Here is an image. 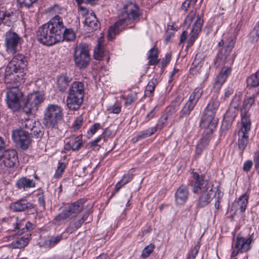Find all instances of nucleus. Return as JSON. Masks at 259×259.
<instances>
[{
	"label": "nucleus",
	"mask_w": 259,
	"mask_h": 259,
	"mask_svg": "<svg viewBox=\"0 0 259 259\" xmlns=\"http://www.w3.org/2000/svg\"><path fill=\"white\" fill-rule=\"evenodd\" d=\"M37 0H18L21 7L29 8L31 7Z\"/></svg>",
	"instance_id": "de8ad7c7"
},
{
	"label": "nucleus",
	"mask_w": 259,
	"mask_h": 259,
	"mask_svg": "<svg viewBox=\"0 0 259 259\" xmlns=\"http://www.w3.org/2000/svg\"><path fill=\"white\" fill-rule=\"evenodd\" d=\"M89 50L85 45H79L74 50V60L75 65L79 68H85L90 61Z\"/></svg>",
	"instance_id": "9d476101"
},
{
	"label": "nucleus",
	"mask_w": 259,
	"mask_h": 259,
	"mask_svg": "<svg viewBox=\"0 0 259 259\" xmlns=\"http://www.w3.org/2000/svg\"><path fill=\"white\" fill-rule=\"evenodd\" d=\"M186 22L189 24L194 22L193 24L190 36L187 42V47L189 48L193 45L197 38L198 34L201 30L203 21L200 17L196 15L195 11H192L187 17Z\"/></svg>",
	"instance_id": "6e6552de"
},
{
	"label": "nucleus",
	"mask_w": 259,
	"mask_h": 259,
	"mask_svg": "<svg viewBox=\"0 0 259 259\" xmlns=\"http://www.w3.org/2000/svg\"><path fill=\"white\" fill-rule=\"evenodd\" d=\"M158 128V125H157V126L151 127L146 130L142 131L141 132L139 133V134L136 137V140L135 141H137L138 140L145 139L147 137H148L152 135L157 131Z\"/></svg>",
	"instance_id": "72a5a7b5"
},
{
	"label": "nucleus",
	"mask_w": 259,
	"mask_h": 259,
	"mask_svg": "<svg viewBox=\"0 0 259 259\" xmlns=\"http://www.w3.org/2000/svg\"><path fill=\"white\" fill-rule=\"evenodd\" d=\"M219 105L220 102L217 99H212L208 103L204 113L215 116Z\"/></svg>",
	"instance_id": "c756f323"
},
{
	"label": "nucleus",
	"mask_w": 259,
	"mask_h": 259,
	"mask_svg": "<svg viewBox=\"0 0 259 259\" xmlns=\"http://www.w3.org/2000/svg\"><path fill=\"white\" fill-rule=\"evenodd\" d=\"M85 87L83 82L73 81L70 85L66 99L67 106L72 110L78 109L83 101Z\"/></svg>",
	"instance_id": "20e7f679"
},
{
	"label": "nucleus",
	"mask_w": 259,
	"mask_h": 259,
	"mask_svg": "<svg viewBox=\"0 0 259 259\" xmlns=\"http://www.w3.org/2000/svg\"><path fill=\"white\" fill-rule=\"evenodd\" d=\"M15 65L21 71L26 66V61L25 57L22 54H17L10 61V66L13 67Z\"/></svg>",
	"instance_id": "c85d7f7f"
},
{
	"label": "nucleus",
	"mask_w": 259,
	"mask_h": 259,
	"mask_svg": "<svg viewBox=\"0 0 259 259\" xmlns=\"http://www.w3.org/2000/svg\"><path fill=\"white\" fill-rule=\"evenodd\" d=\"M148 60L149 65H153L158 62L157 48L154 47L148 53Z\"/></svg>",
	"instance_id": "f704fd0d"
},
{
	"label": "nucleus",
	"mask_w": 259,
	"mask_h": 259,
	"mask_svg": "<svg viewBox=\"0 0 259 259\" xmlns=\"http://www.w3.org/2000/svg\"><path fill=\"white\" fill-rule=\"evenodd\" d=\"M62 40H66L67 41H71L73 40L75 38V33L71 29H66L65 30L64 29L62 30Z\"/></svg>",
	"instance_id": "ea45409f"
},
{
	"label": "nucleus",
	"mask_w": 259,
	"mask_h": 259,
	"mask_svg": "<svg viewBox=\"0 0 259 259\" xmlns=\"http://www.w3.org/2000/svg\"><path fill=\"white\" fill-rule=\"evenodd\" d=\"M82 121L83 119L81 116H79L76 118L72 125V128L74 131H77L80 127Z\"/></svg>",
	"instance_id": "8fccbe9b"
},
{
	"label": "nucleus",
	"mask_w": 259,
	"mask_h": 259,
	"mask_svg": "<svg viewBox=\"0 0 259 259\" xmlns=\"http://www.w3.org/2000/svg\"><path fill=\"white\" fill-rule=\"evenodd\" d=\"M66 168V164L64 162L59 163L58 166L57 167V169L56 171V172L54 175V177L56 179L59 178L61 177L62 175L63 174L65 168Z\"/></svg>",
	"instance_id": "a18cd8bd"
},
{
	"label": "nucleus",
	"mask_w": 259,
	"mask_h": 259,
	"mask_svg": "<svg viewBox=\"0 0 259 259\" xmlns=\"http://www.w3.org/2000/svg\"><path fill=\"white\" fill-rule=\"evenodd\" d=\"M155 83L153 81H149L146 87L145 96H150L155 90Z\"/></svg>",
	"instance_id": "49530a36"
},
{
	"label": "nucleus",
	"mask_w": 259,
	"mask_h": 259,
	"mask_svg": "<svg viewBox=\"0 0 259 259\" xmlns=\"http://www.w3.org/2000/svg\"><path fill=\"white\" fill-rule=\"evenodd\" d=\"M132 176L131 174L125 175L115 185L114 191H113L111 197H113L116 193H117L120 188L127 184L132 179Z\"/></svg>",
	"instance_id": "2f4dec72"
},
{
	"label": "nucleus",
	"mask_w": 259,
	"mask_h": 259,
	"mask_svg": "<svg viewBox=\"0 0 259 259\" xmlns=\"http://www.w3.org/2000/svg\"><path fill=\"white\" fill-rule=\"evenodd\" d=\"M1 165L4 167H12L18 162L17 152L14 150H9L2 152Z\"/></svg>",
	"instance_id": "6ab92c4d"
},
{
	"label": "nucleus",
	"mask_w": 259,
	"mask_h": 259,
	"mask_svg": "<svg viewBox=\"0 0 259 259\" xmlns=\"http://www.w3.org/2000/svg\"><path fill=\"white\" fill-rule=\"evenodd\" d=\"M238 108V104L237 103H235V100L233 101L232 103L231 104L230 107L229 108L228 112L231 111H233L234 112V116H235Z\"/></svg>",
	"instance_id": "5fc2aeb1"
},
{
	"label": "nucleus",
	"mask_w": 259,
	"mask_h": 259,
	"mask_svg": "<svg viewBox=\"0 0 259 259\" xmlns=\"http://www.w3.org/2000/svg\"><path fill=\"white\" fill-rule=\"evenodd\" d=\"M16 187L19 189L25 191L35 186V182L26 177H22L18 180L16 183Z\"/></svg>",
	"instance_id": "a878e982"
},
{
	"label": "nucleus",
	"mask_w": 259,
	"mask_h": 259,
	"mask_svg": "<svg viewBox=\"0 0 259 259\" xmlns=\"http://www.w3.org/2000/svg\"><path fill=\"white\" fill-rule=\"evenodd\" d=\"M63 23L61 17L55 16L49 22L39 28L37 40L47 46H52L62 40Z\"/></svg>",
	"instance_id": "f03ea898"
},
{
	"label": "nucleus",
	"mask_w": 259,
	"mask_h": 259,
	"mask_svg": "<svg viewBox=\"0 0 259 259\" xmlns=\"http://www.w3.org/2000/svg\"><path fill=\"white\" fill-rule=\"evenodd\" d=\"M171 59V55L169 54H166L165 56V58L163 59L161 62L162 67H164L167 65L170 62Z\"/></svg>",
	"instance_id": "052dcab7"
},
{
	"label": "nucleus",
	"mask_w": 259,
	"mask_h": 259,
	"mask_svg": "<svg viewBox=\"0 0 259 259\" xmlns=\"http://www.w3.org/2000/svg\"><path fill=\"white\" fill-rule=\"evenodd\" d=\"M62 239V236H58L56 237L55 238L49 240L50 241V245L51 246H54L55 245H56L57 243H58L60 240Z\"/></svg>",
	"instance_id": "4d7b16f0"
},
{
	"label": "nucleus",
	"mask_w": 259,
	"mask_h": 259,
	"mask_svg": "<svg viewBox=\"0 0 259 259\" xmlns=\"http://www.w3.org/2000/svg\"><path fill=\"white\" fill-rule=\"evenodd\" d=\"M71 79L66 75H61L58 77L56 81V87L59 92H64L68 87Z\"/></svg>",
	"instance_id": "cd10ccee"
},
{
	"label": "nucleus",
	"mask_w": 259,
	"mask_h": 259,
	"mask_svg": "<svg viewBox=\"0 0 259 259\" xmlns=\"http://www.w3.org/2000/svg\"><path fill=\"white\" fill-rule=\"evenodd\" d=\"M199 249V247L198 245H195L193 249L191 250L187 259H195Z\"/></svg>",
	"instance_id": "603ef678"
},
{
	"label": "nucleus",
	"mask_w": 259,
	"mask_h": 259,
	"mask_svg": "<svg viewBox=\"0 0 259 259\" xmlns=\"http://www.w3.org/2000/svg\"><path fill=\"white\" fill-rule=\"evenodd\" d=\"M63 108L57 104H49L44 113V123L48 127L57 128L63 117Z\"/></svg>",
	"instance_id": "39448f33"
},
{
	"label": "nucleus",
	"mask_w": 259,
	"mask_h": 259,
	"mask_svg": "<svg viewBox=\"0 0 259 259\" xmlns=\"http://www.w3.org/2000/svg\"><path fill=\"white\" fill-rule=\"evenodd\" d=\"M121 98L125 101V106H128L131 105L137 99V93L136 92H131L127 95L122 96Z\"/></svg>",
	"instance_id": "58836bf2"
},
{
	"label": "nucleus",
	"mask_w": 259,
	"mask_h": 259,
	"mask_svg": "<svg viewBox=\"0 0 259 259\" xmlns=\"http://www.w3.org/2000/svg\"><path fill=\"white\" fill-rule=\"evenodd\" d=\"M223 23V18L221 16L215 17L211 22V27L215 28V32H217L219 28Z\"/></svg>",
	"instance_id": "79ce46f5"
},
{
	"label": "nucleus",
	"mask_w": 259,
	"mask_h": 259,
	"mask_svg": "<svg viewBox=\"0 0 259 259\" xmlns=\"http://www.w3.org/2000/svg\"><path fill=\"white\" fill-rule=\"evenodd\" d=\"M252 166V162L251 160H247L244 162L243 164V169L244 171L248 172L249 171Z\"/></svg>",
	"instance_id": "6e6d98bb"
},
{
	"label": "nucleus",
	"mask_w": 259,
	"mask_h": 259,
	"mask_svg": "<svg viewBox=\"0 0 259 259\" xmlns=\"http://www.w3.org/2000/svg\"><path fill=\"white\" fill-rule=\"evenodd\" d=\"M22 93L17 86L8 87L7 103L8 107L13 111L17 110L21 106Z\"/></svg>",
	"instance_id": "1a4fd4ad"
},
{
	"label": "nucleus",
	"mask_w": 259,
	"mask_h": 259,
	"mask_svg": "<svg viewBox=\"0 0 259 259\" xmlns=\"http://www.w3.org/2000/svg\"><path fill=\"white\" fill-rule=\"evenodd\" d=\"M188 32L186 31H184L181 34L180 37V44H183L187 39Z\"/></svg>",
	"instance_id": "e2e57ef3"
},
{
	"label": "nucleus",
	"mask_w": 259,
	"mask_h": 259,
	"mask_svg": "<svg viewBox=\"0 0 259 259\" xmlns=\"http://www.w3.org/2000/svg\"><path fill=\"white\" fill-rule=\"evenodd\" d=\"M254 239L253 234L250 235L248 238L238 235L235 239L233 240L232 245V252L230 259H237L236 256L239 253L248 251L251 248V244Z\"/></svg>",
	"instance_id": "0eeeda50"
},
{
	"label": "nucleus",
	"mask_w": 259,
	"mask_h": 259,
	"mask_svg": "<svg viewBox=\"0 0 259 259\" xmlns=\"http://www.w3.org/2000/svg\"><path fill=\"white\" fill-rule=\"evenodd\" d=\"M249 197V194L245 193L241 195L233 202L231 210L234 211V214L238 212L242 213L245 211L248 203Z\"/></svg>",
	"instance_id": "aec40b11"
},
{
	"label": "nucleus",
	"mask_w": 259,
	"mask_h": 259,
	"mask_svg": "<svg viewBox=\"0 0 259 259\" xmlns=\"http://www.w3.org/2000/svg\"><path fill=\"white\" fill-rule=\"evenodd\" d=\"M241 124V127L238 132V146L241 150H243L248 143L251 122L244 118Z\"/></svg>",
	"instance_id": "2eb2a0df"
},
{
	"label": "nucleus",
	"mask_w": 259,
	"mask_h": 259,
	"mask_svg": "<svg viewBox=\"0 0 259 259\" xmlns=\"http://www.w3.org/2000/svg\"><path fill=\"white\" fill-rule=\"evenodd\" d=\"M12 137L16 145L23 150L28 149L31 144V140L28 133L23 130L13 131Z\"/></svg>",
	"instance_id": "ddd939ff"
},
{
	"label": "nucleus",
	"mask_w": 259,
	"mask_h": 259,
	"mask_svg": "<svg viewBox=\"0 0 259 259\" xmlns=\"http://www.w3.org/2000/svg\"><path fill=\"white\" fill-rule=\"evenodd\" d=\"M218 123V119L215 116L203 113L200 122V126L204 129L206 134H212L213 131L216 128Z\"/></svg>",
	"instance_id": "a211bd4d"
},
{
	"label": "nucleus",
	"mask_w": 259,
	"mask_h": 259,
	"mask_svg": "<svg viewBox=\"0 0 259 259\" xmlns=\"http://www.w3.org/2000/svg\"><path fill=\"white\" fill-rule=\"evenodd\" d=\"M23 78L22 72L15 65L13 67L10 66V61L7 65L5 70V82L6 83L11 84L23 82Z\"/></svg>",
	"instance_id": "f8f14e48"
},
{
	"label": "nucleus",
	"mask_w": 259,
	"mask_h": 259,
	"mask_svg": "<svg viewBox=\"0 0 259 259\" xmlns=\"http://www.w3.org/2000/svg\"><path fill=\"white\" fill-rule=\"evenodd\" d=\"M253 161L255 168L259 172V145L256 152L254 153Z\"/></svg>",
	"instance_id": "864d4df0"
},
{
	"label": "nucleus",
	"mask_w": 259,
	"mask_h": 259,
	"mask_svg": "<svg viewBox=\"0 0 259 259\" xmlns=\"http://www.w3.org/2000/svg\"><path fill=\"white\" fill-rule=\"evenodd\" d=\"M203 93L202 88H196L190 95L188 101L196 105L198 101L200 98Z\"/></svg>",
	"instance_id": "e433bc0d"
},
{
	"label": "nucleus",
	"mask_w": 259,
	"mask_h": 259,
	"mask_svg": "<svg viewBox=\"0 0 259 259\" xmlns=\"http://www.w3.org/2000/svg\"><path fill=\"white\" fill-rule=\"evenodd\" d=\"M154 115V110L153 109V110H151V112L147 115V117L148 118V120H149L150 119H151V118H152L153 117Z\"/></svg>",
	"instance_id": "774afa93"
},
{
	"label": "nucleus",
	"mask_w": 259,
	"mask_h": 259,
	"mask_svg": "<svg viewBox=\"0 0 259 259\" xmlns=\"http://www.w3.org/2000/svg\"><path fill=\"white\" fill-rule=\"evenodd\" d=\"M21 124V126L23 128L30 131L34 130V128H36V124L39 125V123L38 122H36L32 119H25L24 120H22Z\"/></svg>",
	"instance_id": "4c0bfd02"
},
{
	"label": "nucleus",
	"mask_w": 259,
	"mask_h": 259,
	"mask_svg": "<svg viewBox=\"0 0 259 259\" xmlns=\"http://www.w3.org/2000/svg\"><path fill=\"white\" fill-rule=\"evenodd\" d=\"M32 204L26 201L24 199H21L11 204V208L15 211H22L27 208H32Z\"/></svg>",
	"instance_id": "bb28decb"
},
{
	"label": "nucleus",
	"mask_w": 259,
	"mask_h": 259,
	"mask_svg": "<svg viewBox=\"0 0 259 259\" xmlns=\"http://www.w3.org/2000/svg\"><path fill=\"white\" fill-rule=\"evenodd\" d=\"M195 105V104L188 101L184 106L186 107V108H187L191 111H192L194 108Z\"/></svg>",
	"instance_id": "69168bd1"
},
{
	"label": "nucleus",
	"mask_w": 259,
	"mask_h": 259,
	"mask_svg": "<svg viewBox=\"0 0 259 259\" xmlns=\"http://www.w3.org/2000/svg\"><path fill=\"white\" fill-rule=\"evenodd\" d=\"M197 2V0H186L183 4L182 7L183 8H185L186 9L189 7L190 6L194 5L196 2Z\"/></svg>",
	"instance_id": "680f3d73"
},
{
	"label": "nucleus",
	"mask_w": 259,
	"mask_h": 259,
	"mask_svg": "<svg viewBox=\"0 0 259 259\" xmlns=\"http://www.w3.org/2000/svg\"><path fill=\"white\" fill-rule=\"evenodd\" d=\"M234 39L233 37H230L228 40L222 39L219 42L218 45L221 46H225V48H222L217 54L216 57V62L218 64L224 63L227 61L228 58L232 51L234 45Z\"/></svg>",
	"instance_id": "9b49d317"
},
{
	"label": "nucleus",
	"mask_w": 259,
	"mask_h": 259,
	"mask_svg": "<svg viewBox=\"0 0 259 259\" xmlns=\"http://www.w3.org/2000/svg\"><path fill=\"white\" fill-rule=\"evenodd\" d=\"M154 248V245L153 244H150L148 245L143 250L141 256L143 258L147 257L153 251Z\"/></svg>",
	"instance_id": "09e8293b"
},
{
	"label": "nucleus",
	"mask_w": 259,
	"mask_h": 259,
	"mask_svg": "<svg viewBox=\"0 0 259 259\" xmlns=\"http://www.w3.org/2000/svg\"><path fill=\"white\" fill-rule=\"evenodd\" d=\"M212 137V134H206L203 132L201 138L199 141L196 149V153L200 155L207 146Z\"/></svg>",
	"instance_id": "393cba45"
},
{
	"label": "nucleus",
	"mask_w": 259,
	"mask_h": 259,
	"mask_svg": "<svg viewBox=\"0 0 259 259\" xmlns=\"http://www.w3.org/2000/svg\"><path fill=\"white\" fill-rule=\"evenodd\" d=\"M124 11L122 13V18L117 21L108 30V38L112 40L116 34L126 27H131L128 25L139 20L140 13L137 6L133 3H129L125 6Z\"/></svg>",
	"instance_id": "7ed1b4c3"
},
{
	"label": "nucleus",
	"mask_w": 259,
	"mask_h": 259,
	"mask_svg": "<svg viewBox=\"0 0 259 259\" xmlns=\"http://www.w3.org/2000/svg\"><path fill=\"white\" fill-rule=\"evenodd\" d=\"M188 189L184 185L181 186L175 193V202L178 205H183L188 198Z\"/></svg>",
	"instance_id": "5701e85b"
},
{
	"label": "nucleus",
	"mask_w": 259,
	"mask_h": 259,
	"mask_svg": "<svg viewBox=\"0 0 259 259\" xmlns=\"http://www.w3.org/2000/svg\"><path fill=\"white\" fill-rule=\"evenodd\" d=\"M193 178L195 180V183L193 188V192L194 193L200 194L199 198L198 205L203 207L207 205L211 201L213 196L216 200L221 201L223 193L213 187L206 177L202 175H199L194 172V170H191Z\"/></svg>",
	"instance_id": "f257e3e1"
},
{
	"label": "nucleus",
	"mask_w": 259,
	"mask_h": 259,
	"mask_svg": "<svg viewBox=\"0 0 259 259\" xmlns=\"http://www.w3.org/2000/svg\"><path fill=\"white\" fill-rule=\"evenodd\" d=\"M121 105L119 103H115L107 107V111L109 113L119 114L121 111Z\"/></svg>",
	"instance_id": "c03bdc74"
},
{
	"label": "nucleus",
	"mask_w": 259,
	"mask_h": 259,
	"mask_svg": "<svg viewBox=\"0 0 259 259\" xmlns=\"http://www.w3.org/2000/svg\"><path fill=\"white\" fill-rule=\"evenodd\" d=\"M5 147V142L4 139L0 136V158L2 157V150Z\"/></svg>",
	"instance_id": "338daca9"
},
{
	"label": "nucleus",
	"mask_w": 259,
	"mask_h": 259,
	"mask_svg": "<svg viewBox=\"0 0 259 259\" xmlns=\"http://www.w3.org/2000/svg\"><path fill=\"white\" fill-rule=\"evenodd\" d=\"M191 112V111L184 106L180 111V117H184L189 115Z\"/></svg>",
	"instance_id": "13d9d810"
},
{
	"label": "nucleus",
	"mask_w": 259,
	"mask_h": 259,
	"mask_svg": "<svg viewBox=\"0 0 259 259\" xmlns=\"http://www.w3.org/2000/svg\"><path fill=\"white\" fill-rule=\"evenodd\" d=\"M100 128L101 125L99 123H96L94 124L89 130L88 135L91 137H92Z\"/></svg>",
	"instance_id": "3c124183"
},
{
	"label": "nucleus",
	"mask_w": 259,
	"mask_h": 259,
	"mask_svg": "<svg viewBox=\"0 0 259 259\" xmlns=\"http://www.w3.org/2000/svg\"><path fill=\"white\" fill-rule=\"evenodd\" d=\"M249 38L252 42H256L259 39V21L256 24L253 29L250 33Z\"/></svg>",
	"instance_id": "a19ab883"
},
{
	"label": "nucleus",
	"mask_w": 259,
	"mask_h": 259,
	"mask_svg": "<svg viewBox=\"0 0 259 259\" xmlns=\"http://www.w3.org/2000/svg\"><path fill=\"white\" fill-rule=\"evenodd\" d=\"M80 13L84 18V24L88 31H93L98 28V22L93 12H89L83 7H80Z\"/></svg>",
	"instance_id": "dca6fc26"
},
{
	"label": "nucleus",
	"mask_w": 259,
	"mask_h": 259,
	"mask_svg": "<svg viewBox=\"0 0 259 259\" xmlns=\"http://www.w3.org/2000/svg\"><path fill=\"white\" fill-rule=\"evenodd\" d=\"M85 200L79 199L71 203L67 204L62 212L57 215L55 219L56 222L62 224L72 218L76 217L83 209Z\"/></svg>",
	"instance_id": "423d86ee"
},
{
	"label": "nucleus",
	"mask_w": 259,
	"mask_h": 259,
	"mask_svg": "<svg viewBox=\"0 0 259 259\" xmlns=\"http://www.w3.org/2000/svg\"><path fill=\"white\" fill-rule=\"evenodd\" d=\"M40 125H36V128H34V130H31L32 134L37 136L39 137L42 134V132L40 128Z\"/></svg>",
	"instance_id": "bf43d9fd"
},
{
	"label": "nucleus",
	"mask_w": 259,
	"mask_h": 259,
	"mask_svg": "<svg viewBox=\"0 0 259 259\" xmlns=\"http://www.w3.org/2000/svg\"><path fill=\"white\" fill-rule=\"evenodd\" d=\"M231 72V69L230 67H224L223 68L216 78L214 83V87L220 89L223 83L226 81Z\"/></svg>",
	"instance_id": "b1692460"
},
{
	"label": "nucleus",
	"mask_w": 259,
	"mask_h": 259,
	"mask_svg": "<svg viewBox=\"0 0 259 259\" xmlns=\"http://www.w3.org/2000/svg\"><path fill=\"white\" fill-rule=\"evenodd\" d=\"M29 243L28 237H21V238L13 241L11 245L13 248H23L26 246Z\"/></svg>",
	"instance_id": "c9c22d12"
},
{
	"label": "nucleus",
	"mask_w": 259,
	"mask_h": 259,
	"mask_svg": "<svg viewBox=\"0 0 259 259\" xmlns=\"http://www.w3.org/2000/svg\"><path fill=\"white\" fill-rule=\"evenodd\" d=\"M44 95L40 92H35L29 95L26 102L24 103V111L28 113L36 110L38 106L42 102Z\"/></svg>",
	"instance_id": "4468645a"
},
{
	"label": "nucleus",
	"mask_w": 259,
	"mask_h": 259,
	"mask_svg": "<svg viewBox=\"0 0 259 259\" xmlns=\"http://www.w3.org/2000/svg\"><path fill=\"white\" fill-rule=\"evenodd\" d=\"M255 103V98L254 95L246 96L244 99L243 105L241 109V122H243V119L246 118L248 121H250L249 118V110Z\"/></svg>",
	"instance_id": "4be33fe9"
},
{
	"label": "nucleus",
	"mask_w": 259,
	"mask_h": 259,
	"mask_svg": "<svg viewBox=\"0 0 259 259\" xmlns=\"http://www.w3.org/2000/svg\"><path fill=\"white\" fill-rule=\"evenodd\" d=\"M21 38L14 32L9 31L6 34L5 44L7 51L14 54L18 50L20 44Z\"/></svg>",
	"instance_id": "f3484780"
},
{
	"label": "nucleus",
	"mask_w": 259,
	"mask_h": 259,
	"mask_svg": "<svg viewBox=\"0 0 259 259\" xmlns=\"http://www.w3.org/2000/svg\"><path fill=\"white\" fill-rule=\"evenodd\" d=\"M99 53H100V55L101 56V58L100 59H96V60H101V59H103L104 58V57H106V55H107V53L104 50V49L103 48V47H100V51H99Z\"/></svg>",
	"instance_id": "0e129e2a"
},
{
	"label": "nucleus",
	"mask_w": 259,
	"mask_h": 259,
	"mask_svg": "<svg viewBox=\"0 0 259 259\" xmlns=\"http://www.w3.org/2000/svg\"><path fill=\"white\" fill-rule=\"evenodd\" d=\"M82 136H72L65 140L64 149L66 150L76 151L80 148L82 145Z\"/></svg>",
	"instance_id": "412c9836"
},
{
	"label": "nucleus",
	"mask_w": 259,
	"mask_h": 259,
	"mask_svg": "<svg viewBox=\"0 0 259 259\" xmlns=\"http://www.w3.org/2000/svg\"><path fill=\"white\" fill-rule=\"evenodd\" d=\"M104 36H101L98 39V45L94 50V58L95 59H100L101 56L100 55V47H103Z\"/></svg>",
	"instance_id": "37998d69"
},
{
	"label": "nucleus",
	"mask_w": 259,
	"mask_h": 259,
	"mask_svg": "<svg viewBox=\"0 0 259 259\" xmlns=\"http://www.w3.org/2000/svg\"><path fill=\"white\" fill-rule=\"evenodd\" d=\"M247 85L250 88L259 86V71L251 74L246 79Z\"/></svg>",
	"instance_id": "473e14b6"
},
{
	"label": "nucleus",
	"mask_w": 259,
	"mask_h": 259,
	"mask_svg": "<svg viewBox=\"0 0 259 259\" xmlns=\"http://www.w3.org/2000/svg\"><path fill=\"white\" fill-rule=\"evenodd\" d=\"M15 225L14 226V229H21V232L20 234L23 233L26 231L31 230L33 229V224L30 223L29 222H27L25 225H24V221L20 220L19 221L17 218L15 219Z\"/></svg>",
	"instance_id": "7c9ffc66"
}]
</instances>
